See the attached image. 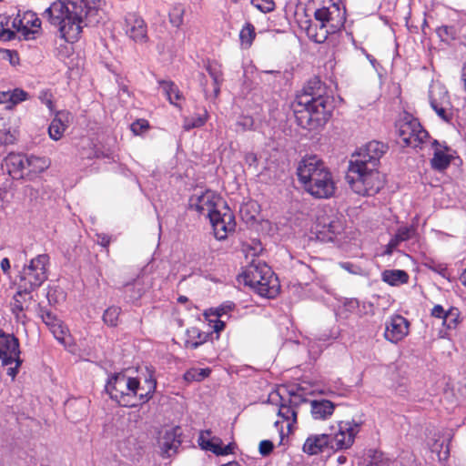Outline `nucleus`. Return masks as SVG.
I'll list each match as a JSON object with an SVG mask.
<instances>
[{"label": "nucleus", "mask_w": 466, "mask_h": 466, "mask_svg": "<svg viewBox=\"0 0 466 466\" xmlns=\"http://www.w3.org/2000/svg\"><path fill=\"white\" fill-rule=\"evenodd\" d=\"M296 119L299 126L306 129H314L324 125L330 116L333 99L327 95L325 85L318 77L309 79L300 95L297 96Z\"/></svg>", "instance_id": "nucleus-1"}, {"label": "nucleus", "mask_w": 466, "mask_h": 466, "mask_svg": "<svg viewBox=\"0 0 466 466\" xmlns=\"http://www.w3.org/2000/svg\"><path fill=\"white\" fill-rule=\"evenodd\" d=\"M92 8H86L81 0H56L47 7L43 16L58 31L67 42L77 41L84 26L87 25L86 18Z\"/></svg>", "instance_id": "nucleus-2"}, {"label": "nucleus", "mask_w": 466, "mask_h": 466, "mask_svg": "<svg viewBox=\"0 0 466 466\" xmlns=\"http://www.w3.org/2000/svg\"><path fill=\"white\" fill-rule=\"evenodd\" d=\"M297 175L304 189L315 198H329L335 194L333 176L318 156L304 157L298 165Z\"/></svg>", "instance_id": "nucleus-3"}, {"label": "nucleus", "mask_w": 466, "mask_h": 466, "mask_svg": "<svg viewBox=\"0 0 466 466\" xmlns=\"http://www.w3.org/2000/svg\"><path fill=\"white\" fill-rule=\"evenodd\" d=\"M147 389L141 386L138 380L124 373H117L110 378L106 390L110 398L123 407H136L139 403L148 401L156 390V380L150 376L145 381Z\"/></svg>", "instance_id": "nucleus-4"}, {"label": "nucleus", "mask_w": 466, "mask_h": 466, "mask_svg": "<svg viewBox=\"0 0 466 466\" xmlns=\"http://www.w3.org/2000/svg\"><path fill=\"white\" fill-rule=\"evenodd\" d=\"M314 18L316 22L307 20L301 27L310 40L320 44L327 40L329 35L344 28L346 9L340 7L339 4L332 3L329 6L317 9Z\"/></svg>", "instance_id": "nucleus-5"}, {"label": "nucleus", "mask_w": 466, "mask_h": 466, "mask_svg": "<svg viewBox=\"0 0 466 466\" xmlns=\"http://www.w3.org/2000/svg\"><path fill=\"white\" fill-rule=\"evenodd\" d=\"M242 278L246 286L263 298H274L279 291L280 286L277 276L270 267L260 259H252L245 268Z\"/></svg>", "instance_id": "nucleus-6"}, {"label": "nucleus", "mask_w": 466, "mask_h": 466, "mask_svg": "<svg viewBox=\"0 0 466 466\" xmlns=\"http://www.w3.org/2000/svg\"><path fill=\"white\" fill-rule=\"evenodd\" d=\"M345 179L350 187L358 195L373 196L384 186V177L377 167H348Z\"/></svg>", "instance_id": "nucleus-7"}, {"label": "nucleus", "mask_w": 466, "mask_h": 466, "mask_svg": "<svg viewBox=\"0 0 466 466\" xmlns=\"http://www.w3.org/2000/svg\"><path fill=\"white\" fill-rule=\"evenodd\" d=\"M49 255L39 254L30 259L19 271L18 285L20 289L26 293H32L37 289L48 278Z\"/></svg>", "instance_id": "nucleus-8"}, {"label": "nucleus", "mask_w": 466, "mask_h": 466, "mask_svg": "<svg viewBox=\"0 0 466 466\" xmlns=\"http://www.w3.org/2000/svg\"><path fill=\"white\" fill-rule=\"evenodd\" d=\"M12 30L15 34V39L18 40H35L42 35V21L37 14L27 10L23 14L18 13L12 21Z\"/></svg>", "instance_id": "nucleus-9"}, {"label": "nucleus", "mask_w": 466, "mask_h": 466, "mask_svg": "<svg viewBox=\"0 0 466 466\" xmlns=\"http://www.w3.org/2000/svg\"><path fill=\"white\" fill-rule=\"evenodd\" d=\"M275 395L279 400L278 416L287 422L289 432H292L297 424L298 409L301 404L307 402L308 400L300 387L289 390V399H285L278 393Z\"/></svg>", "instance_id": "nucleus-10"}, {"label": "nucleus", "mask_w": 466, "mask_h": 466, "mask_svg": "<svg viewBox=\"0 0 466 466\" xmlns=\"http://www.w3.org/2000/svg\"><path fill=\"white\" fill-rule=\"evenodd\" d=\"M388 146L380 141H370L352 155L349 167H378L380 159L387 152Z\"/></svg>", "instance_id": "nucleus-11"}, {"label": "nucleus", "mask_w": 466, "mask_h": 466, "mask_svg": "<svg viewBox=\"0 0 466 466\" xmlns=\"http://www.w3.org/2000/svg\"><path fill=\"white\" fill-rule=\"evenodd\" d=\"M225 201L212 190L196 191L188 199V208L208 218L213 216Z\"/></svg>", "instance_id": "nucleus-12"}, {"label": "nucleus", "mask_w": 466, "mask_h": 466, "mask_svg": "<svg viewBox=\"0 0 466 466\" xmlns=\"http://www.w3.org/2000/svg\"><path fill=\"white\" fill-rule=\"evenodd\" d=\"M361 425L362 421H356L355 420L339 421L338 423V431L336 433H329L331 441V450L350 449L353 445Z\"/></svg>", "instance_id": "nucleus-13"}, {"label": "nucleus", "mask_w": 466, "mask_h": 466, "mask_svg": "<svg viewBox=\"0 0 466 466\" xmlns=\"http://www.w3.org/2000/svg\"><path fill=\"white\" fill-rule=\"evenodd\" d=\"M400 138L406 146L420 147L429 138L428 132L423 129L420 123L415 119L402 120L398 124Z\"/></svg>", "instance_id": "nucleus-14"}, {"label": "nucleus", "mask_w": 466, "mask_h": 466, "mask_svg": "<svg viewBox=\"0 0 466 466\" xmlns=\"http://www.w3.org/2000/svg\"><path fill=\"white\" fill-rule=\"evenodd\" d=\"M209 220L214 230V235L218 240L226 239L228 233L235 231V216L226 202L213 213Z\"/></svg>", "instance_id": "nucleus-15"}, {"label": "nucleus", "mask_w": 466, "mask_h": 466, "mask_svg": "<svg viewBox=\"0 0 466 466\" xmlns=\"http://www.w3.org/2000/svg\"><path fill=\"white\" fill-rule=\"evenodd\" d=\"M124 29L126 35L137 44L148 42L147 25L145 20L136 13H128L125 16Z\"/></svg>", "instance_id": "nucleus-16"}, {"label": "nucleus", "mask_w": 466, "mask_h": 466, "mask_svg": "<svg viewBox=\"0 0 466 466\" xmlns=\"http://www.w3.org/2000/svg\"><path fill=\"white\" fill-rule=\"evenodd\" d=\"M410 331V321L401 315L390 316L385 322V339L391 343L401 341Z\"/></svg>", "instance_id": "nucleus-17"}, {"label": "nucleus", "mask_w": 466, "mask_h": 466, "mask_svg": "<svg viewBox=\"0 0 466 466\" xmlns=\"http://www.w3.org/2000/svg\"><path fill=\"white\" fill-rule=\"evenodd\" d=\"M20 355L19 341L12 334H6L0 330V360L3 366L11 365Z\"/></svg>", "instance_id": "nucleus-18"}, {"label": "nucleus", "mask_w": 466, "mask_h": 466, "mask_svg": "<svg viewBox=\"0 0 466 466\" xmlns=\"http://www.w3.org/2000/svg\"><path fill=\"white\" fill-rule=\"evenodd\" d=\"M210 434V431L200 432L198 441L202 449L210 451L216 455H228L233 452L234 443L222 446V441L217 437L209 439Z\"/></svg>", "instance_id": "nucleus-19"}, {"label": "nucleus", "mask_w": 466, "mask_h": 466, "mask_svg": "<svg viewBox=\"0 0 466 466\" xmlns=\"http://www.w3.org/2000/svg\"><path fill=\"white\" fill-rule=\"evenodd\" d=\"M431 145L434 148V152L431 159V166L434 170L443 171L450 166L453 158L451 149L448 146L441 144L436 139L432 141Z\"/></svg>", "instance_id": "nucleus-20"}, {"label": "nucleus", "mask_w": 466, "mask_h": 466, "mask_svg": "<svg viewBox=\"0 0 466 466\" xmlns=\"http://www.w3.org/2000/svg\"><path fill=\"white\" fill-rule=\"evenodd\" d=\"M180 437L181 429L179 427H175L165 431L164 435L159 440V446L163 456L171 457L177 452L182 442Z\"/></svg>", "instance_id": "nucleus-21"}, {"label": "nucleus", "mask_w": 466, "mask_h": 466, "mask_svg": "<svg viewBox=\"0 0 466 466\" xmlns=\"http://www.w3.org/2000/svg\"><path fill=\"white\" fill-rule=\"evenodd\" d=\"M330 441L329 433L312 434L306 439L302 450L309 455H316L331 450Z\"/></svg>", "instance_id": "nucleus-22"}, {"label": "nucleus", "mask_w": 466, "mask_h": 466, "mask_svg": "<svg viewBox=\"0 0 466 466\" xmlns=\"http://www.w3.org/2000/svg\"><path fill=\"white\" fill-rule=\"evenodd\" d=\"M72 116L67 111H58L48 127V134L51 139L59 140L66 129L68 127Z\"/></svg>", "instance_id": "nucleus-23"}, {"label": "nucleus", "mask_w": 466, "mask_h": 466, "mask_svg": "<svg viewBox=\"0 0 466 466\" xmlns=\"http://www.w3.org/2000/svg\"><path fill=\"white\" fill-rule=\"evenodd\" d=\"M38 315L44 323L49 328L55 338L58 341L64 342L66 331L60 319H58L51 310L46 308H40Z\"/></svg>", "instance_id": "nucleus-24"}, {"label": "nucleus", "mask_w": 466, "mask_h": 466, "mask_svg": "<svg viewBox=\"0 0 466 466\" xmlns=\"http://www.w3.org/2000/svg\"><path fill=\"white\" fill-rule=\"evenodd\" d=\"M335 404L328 400H314L310 401V413L314 420H327L334 412Z\"/></svg>", "instance_id": "nucleus-25"}, {"label": "nucleus", "mask_w": 466, "mask_h": 466, "mask_svg": "<svg viewBox=\"0 0 466 466\" xmlns=\"http://www.w3.org/2000/svg\"><path fill=\"white\" fill-rule=\"evenodd\" d=\"M146 291L143 278H137L132 282H128L123 286V292L128 301L135 302L138 300Z\"/></svg>", "instance_id": "nucleus-26"}, {"label": "nucleus", "mask_w": 466, "mask_h": 466, "mask_svg": "<svg viewBox=\"0 0 466 466\" xmlns=\"http://www.w3.org/2000/svg\"><path fill=\"white\" fill-rule=\"evenodd\" d=\"M50 164V159L46 157L26 155V170L28 173H42L49 167Z\"/></svg>", "instance_id": "nucleus-27"}, {"label": "nucleus", "mask_w": 466, "mask_h": 466, "mask_svg": "<svg viewBox=\"0 0 466 466\" xmlns=\"http://www.w3.org/2000/svg\"><path fill=\"white\" fill-rule=\"evenodd\" d=\"M381 279L390 286H399L409 281V275L401 269H386L382 272Z\"/></svg>", "instance_id": "nucleus-28"}, {"label": "nucleus", "mask_w": 466, "mask_h": 466, "mask_svg": "<svg viewBox=\"0 0 466 466\" xmlns=\"http://www.w3.org/2000/svg\"><path fill=\"white\" fill-rule=\"evenodd\" d=\"M430 104L433 99L438 106L451 107L447 90L441 85H432L429 90Z\"/></svg>", "instance_id": "nucleus-29"}, {"label": "nucleus", "mask_w": 466, "mask_h": 466, "mask_svg": "<svg viewBox=\"0 0 466 466\" xmlns=\"http://www.w3.org/2000/svg\"><path fill=\"white\" fill-rule=\"evenodd\" d=\"M208 335L200 331L198 328H190L187 330V339L185 340L186 348L197 349L207 341Z\"/></svg>", "instance_id": "nucleus-30"}, {"label": "nucleus", "mask_w": 466, "mask_h": 466, "mask_svg": "<svg viewBox=\"0 0 466 466\" xmlns=\"http://www.w3.org/2000/svg\"><path fill=\"white\" fill-rule=\"evenodd\" d=\"M159 85L171 104H176V101L179 100L181 95L177 86L170 81H160Z\"/></svg>", "instance_id": "nucleus-31"}, {"label": "nucleus", "mask_w": 466, "mask_h": 466, "mask_svg": "<svg viewBox=\"0 0 466 466\" xmlns=\"http://www.w3.org/2000/svg\"><path fill=\"white\" fill-rule=\"evenodd\" d=\"M6 164L12 167L15 171L26 170V155L9 154L6 157Z\"/></svg>", "instance_id": "nucleus-32"}, {"label": "nucleus", "mask_w": 466, "mask_h": 466, "mask_svg": "<svg viewBox=\"0 0 466 466\" xmlns=\"http://www.w3.org/2000/svg\"><path fill=\"white\" fill-rule=\"evenodd\" d=\"M207 71L213 79L214 83V96L217 97L220 92V84L222 82L221 71L216 65L208 64L207 66Z\"/></svg>", "instance_id": "nucleus-33"}, {"label": "nucleus", "mask_w": 466, "mask_h": 466, "mask_svg": "<svg viewBox=\"0 0 466 466\" xmlns=\"http://www.w3.org/2000/svg\"><path fill=\"white\" fill-rule=\"evenodd\" d=\"M460 311L457 308L451 307L447 310L446 315L442 320V325L448 329H453L459 323Z\"/></svg>", "instance_id": "nucleus-34"}, {"label": "nucleus", "mask_w": 466, "mask_h": 466, "mask_svg": "<svg viewBox=\"0 0 466 466\" xmlns=\"http://www.w3.org/2000/svg\"><path fill=\"white\" fill-rule=\"evenodd\" d=\"M120 312L121 309L119 307H109L103 314L104 322L111 327L116 326Z\"/></svg>", "instance_id": "nucleus-35"}, {"label": "nucleus", "mask_w": 466, "mask_h": 466, "mask_svg": "<svg viewBox=\"0 0 466 466\" xmlns=\"http://www.w3.org/2000/svg\"><path fill=\"white\" fill-rule=\"evenodd\" d=\"M370 462L367 466H390V461L385 454L379 451H370Z\"/></svg>", "instance_id": "nucleus-36"}, {"label": "nucleus", "mask_w": 466, "mask_h": 466, "mask_svg": "<svg viewBox=\"0 0 466 466\" xmlns=\"http://www.w3.org/2000/svg\"><path fill=\"white\" fill-rule=\"evenodd\" d=\"M185 13V9L182 5H177L171 8L169 11V22L172 25L176 27H179L183 23V15Z\"/></svg>", "instance_id": "nucleus-37"}, {"label": "nucleus", "mask_w": 466, "mask_h": 466, "mask_svg": "<svg viewBox=\"0 0 466 466\" xmlns=\"http://www.w3.org/2000/svg\"><path fill=\"white\" fill-rule=\"evenodd\" d=\"M210 372L211 370L209 369H191L185 373L184 377L187 381H201L208 377Z\"/></svg>", "instance_id": "nucleus-38"}, {"label": "nucleus", "mask_w": 466, "mask_h": 466, "mask_svg": "<svg viewBox=\"0 0 466 466\" xmlns=\"http://www.w3.org/2000/svg\"><path fill=\"white\" fill-rule=\"evenodd\" d=\"M207 119H208L207 111H205L203 115H198V116H192L190 118H186L184 121V128H185V130L188 131L195 127H200L205 125Z\"/></svg>", "instance_id": "nucleus-39"}, {"label": "nucleus", "mask_w": 466, "mask_h": 466, "mask_svg": "<svg viewBox=\"0 0 466 466\" xmlns=\"http://www.w3.org/2000/svg\"><path fill=\"white\" fill-rule=\"evenodd\" d=\"M256 36L255 27L250 23H247L239 33L240 40L243 44L250 46Z\"/></svg>", "instance_id": "nucleus-40"}, {"label": "nucleus", "mask_w": 466, "mask_h": 466, "mask_svg": "<svg viewBox=\"0 0 466 466\" xmlns=\"http://www.w3.org/2000/svg\"><path fill=\"white\" fill-rule=\"evenodd\" d=\"M431 108L435 111V113L438 115L440 118H441L443 121L450 123L452 119L453 113L451 111V107L446 106H438L436 104V101L433 99L431 101Z\"/></svg>", "instance_id": "nucleus-41"}, {"label": "nucleus", "mask_w": 466, "mask_h": 466, "mask_svg": "<svg viewBox=\"0 0 466 466\" xmlns=\"http://www.w3.org/2000/svg\"><path fill=\"white\" fill-rule=\"evenodd\" d=\"M416 232V229L414 227H400L397 229V232L394 236V238L400 243L406 240L410 239Z\"/></svg>", "instance_id": "nucleus-42"}, {"label": "nucleus", "mask_w": 466, "mask_h": 466, "mask_svg": "<svg viewBox=\"0 0 466 466\" xmlns=\"http://www.w3.org/2000/svg\"><path fill=\"white\" fill-rule=\"evenodd\" d=\"M30 294L31 293H26L25 291H22L20 289V285L17 284V291L14 295V298H13L14 302L12 303V310L14 313L22 312L24 310L23 297L25 295H30Z\"/></svg>", "instance_id": "nucleus-43"}, {"label": "nucleus", "mask_w": 466, "mask_h": 466, "mask_svg": "<svg viewBox=\"0 0 466 466\" xmlns=\"http://www.w3.org/2000/svg\"><path fill=\"white\" fill-rule=\"evenodd\" d=\"M251 5L262 13H269L275 9L273 0H251Z\"/></svg>", "instance_id": "nucleus-44"}, {"label": "nucleus", "mask_w": 466, "mask_h": 466, "mask_svg": "<svg viewBox=\"0 0 466 466\" xmlns=\"http://www.w3.org/2000/svg\"><path fill=\"white\" fill-rule=\"evenodd\" d=\"M4 19L5 20V22H4V20L0 21V40H3V41L13 40V39H15V34L13 33V31L11 29L5 28V26L8 25V20L6 17H5Z\"/></svg>", "instance_id": "nucleus-45"}, {"label": "nucleus", "mask_w": 466, "mask_h": 466, "mask_svg": "<svg viewBox=\"0 0 466 466\" xmlns=\"http://www.w3.org/2000/svg\"><path fill=\"white\" fill-rule=\"evenodd\" d=\"M437 34L442 40L453 39L455 37V29L452 26L441 25L437 29Z\"/></svg>", "instance_id": "nucleus-46"}, {"label": "nucleus", "mask_w": 466, "mask_h": 466, "mask_svg": "<svg viewBox=\"0 0 466 466\" xmlns=\"http://www.w3.org/2000/svg\"><path fill=\"white\" fill-rule=\"evenodd\" d=\"M149 127L148 122L146 119H137L131 124V131L135 135H140Z\"/></svg>", "instance_id": "nucleus-47"}, {"label": "nucleus", "mask_w": 466, "mask_h": 466, "mask_svg": "<svg viewBox=\"0 0 466 466\" xmlns=\"http://www.w3.org/2000/svg\"><path fill=\"white\" fill-rule=\"evenodd\" d=\"M324 228H326V226H324ZM341 228H341V225L339 224V222L330 221L327 225V230H328V233L329 234L328 237V239L332 241L334 239V237L340 232Z\"/></svg>", "instance_id": "nucleus-48"}, {"label": "nucleus", "mask_w": 466, "mask_h": 466, "mask_svg": "<svg viewBox=\"0 0 466 466\" xmlns=\"http://www.w3.org/2000/svg\"><path fill=\"white\" fill-rule=\"evenodd\" d=\"M274 449L273 442L269 440H264L259 442L258 451L262 456L269 455Z\"/></svg>", "instance_id": "nucleus-49"}, {"label": "nucleus", "mask_w": 466, "mask_h": 466, "mask_svg": "<svg viewBox=\"0 0 466 466\" xmlns=\"http://www.w3.org/2000/svg\"><path fill=\"white\" fill-rule=\"evenodd\" d=\"M27 93L21 89H15L10 96V100L13 103H19L26 99Z\"/></svg>", "instance_id": "nucleus-50"}, {"label": "nucleus", "mask_w": 466, "mask_h": 466, "mask_svg": "<svg viewBox=\"0 0 466 466\" xmlns=\"http://www.w3.org/2000/svg\"><path fill=\"white\" fill-rule=\"evenodd\" d=\"M4 58L7 59L11 65L15 66L19 63V56L16 51L13 50H5L4 51Z\"/></svg>", "instance_id": "nucleus-51"}, {"label": "nucleus", "mask_w": 466, "mask_h": 466, "mask_svg": "<svg viewBox=\"0 0 466 466\" xmlns=\"http://www.w3.org/2000/svg\"><path fill=\"white\" fill-rule=\"evenodd\" d=\"M39 99L46 105L50 110L53 109L52 95L48 91H42L39 95Z\"/></svg>", "instance_id": "nucleus-52"}, {"label": "nucleus", "mask_w": 466, "mask_h": 466, "mask_svg": "<svg viewBox=\"0 0 466 466\" xmlns=\"http://www.w3.org/2000/svg\"><path fill=\"white\" fill-rule=\"evenodd\" d=\"M446 312L447 310H445L441 305H435L431 311V315L433 318H437L443 320Z\"/></svg>", "instance_id": "nucleus-53"}, {"label": "nucleus", "mask_w": 466, "mask_h": 466, "mask_svg": "<svg viewBox=\"0 0 466 466\" xmlns=\"http://www.w3.org/2000/svg\"><path fill=\"white\" fill-rule=\"evenodd\" d=\"M14 362L15 363V367H9L6 370V374L8 376H10L13 380L15 378V376H16V374L18 372V368L22 364V360L20 359V355L17 358L15 357V360H14Z\"/></svg>", "instance_id": "nucleus-54"}, {"label": "nucleus", "mask_w": 466, "mask_h": 466, "mask_svg": "<svg viewBox=\"0 0 466 466\" xmlns=\"http://www.w3.org/2000/svg\"><path fill=\"white\" fill-rule=\"evenodd\" d=\"M245 163L249 167H257L258 165V157L257 155L253 152H248L245 155Z\"/></svg>", "instance_id": "nucleus-55"}, {"label": "nucleus", "mask_w": 466, "mask_h": 466, "mask_svg": "<svg viewBox=\"0 0 466 466\" xmlns=\"http://www.w3.org/2000/svg\"><path fill=\"white\" fill-rule=\"evenodd\" d=\"M400 242L393 237L386 246L385 254L391 255L393 250L399 246Z\"/></svg>", "instance_id": "nucleus-56"}, {"label": "nucleus", "mask_w": 466, "mask_h": 466, "mask_svg": "<svg viewBox=\"0 0 466 466\" xmlns=\"http://www.w3.org/2000/svg\"><path fill=\"white\" fill-rule=\"evenodd\" d=\"M98 244L104 248H107L110 244L111 238L106 234L97 235Z\"/></svg>", "instance_id": "nucleus-57"}, {"label": "nucleus", "mask_w": 466, "mask_h": 466, "mask_svg": "<svg viewBox=\"0 0 466 466\" xmlns=\"http://www.w3.org/2000/svg\"><path fill=\"white\" fill-rule=\"evenodd\" d=\"M233 308L232 304L224 305L216 309V315L218 318H221L223 315L227 314L228 311H230Z\"/></svg>", "instance_id": "nucleus-58"}, {"label": "nucleus", "mask_w": 466, "mask_h": 466, "mask_svg": "<svg viewBox=\"0 0 466 466\" xmlns=\"http://www.w3.org/2000/svg\"><path fill=\"white\" fill-rule=\"evenodd\" d=\"M0 268L5 275L10 273V261L7 258H5L1 260Z\"/></svg>", "instance_id": "nucleus-59"}, {"label": "nucleus", "mask_w": 466, "mask_h": 466, "mask_svg": "<svg viewBox=\"0 0 466 466\" xmlns=\"http://www.w3.org/2000/svg\"><path fill=\"white\" fill-rule=\"evenodd\" d=\"M56 292V289L50 288L46 293V298H47V300L50 305L56 304L57 302V299L55 296Z\"/></svg>", "instance_id": "nucleus-60"}, {"label": "nucleus", "mask_w": 466, "mask_h": 466, "mask_svg": "<svg viewBox=\"0 0 466 466\" xmlns=\"http://www.w3.org/2000/svg\"><path fill=\"white\" fill-rule=\"evenodd\" d=\"M224 328H225V322L223 320L218 319V321H216V323L214 325V329L216 332H219V331L223 330Z\"/></svg>", "instance_id": "nucleus-61"}, {"label": "nucleus", "mask_w": 466, "mask_h": 466, "mask_svg": "<svg viewBox=\"0 0 466 466\" xmlns=\"http://www.w3.org/2000/svg\"><path fill=\"white\" fill-rule=\"evenodd\" d=\"M461 79L463 82V87L466 91V62L463 64L462 69H461Z\"/></svg>", "instance_id": "nucleus-62"}, {"label": "nucleus", "mask_w": 466, "mask_h": 466, "mask_svg": "<svg viewBox=\"0 0 466 466\" xmlns=\"http://www.w3.org/2000/svg\"><path fill=\"white\" fill-rule=\"evenodd\" d=\"M460 280H461V284L466 287V268L461 273V275L460 277Z\"/></svg>", "instance_id": "nucleus-63"}, {"label": "nucleus", "mask_w": 466, "mask_h": 466, "mask_svg": "<svg viewBox=\"0 0 466 466\" xmlns=\"http://www.w3.org/2000/svg\"><path fill=\"white\" fill-rule=\"evenodd\" d=\"M346 461H347V457H346V456H344V455H340V456H339V457H338V459H337V462H338L339 465H342V464L346 463Z\"/></svg>", "instance_id": "nucleus-64"}]
</instances>
